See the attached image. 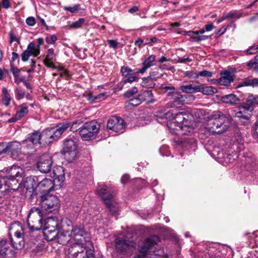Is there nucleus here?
I'll list each match as a JSON object with an SVG mask.
<instances>
[{"mask_svg": "<svg viewBox=\"0 0 258 258\" xmlns=\"http://www.w3.org/2000/svg\"><path fill=\"white\" fill-rule=\"evenodd\" d=\"M156 117V120L160 123L164 119H172V121L167 123L168 127L172 134L182 136L191 135L194 132L193 116L185 111L179 112L174 116L170 111L166 112L159 111L157 112Z\"/></svg>", "mask_w": 258, "mask_h": 258, "instance_id": "obj_1", "label": "nucleus"}, {"mask_svg": "<svg viewBox=\"0 0 258 258\" xmlns=\"http://www.w3.org/2000/svg\"><path fill=\"white\" fill-rule=\"evenodd\" d=\"M208 128L214 134H222L229 128L232 121L229 114H224L220 111H214L209 117Z\"/></svg>", "mask_w": 258, "mask_h": 258, "instance_id": "obj_2", "label": "nucleus"}, {"mask_svg": "<svg viewBox=\"0 0 258 258\" xmlns=\"http://www.w3.org/2000/svg\"><path fill=\"white\" fill-rule=\"evenodd\" d=\"M24 229L21 224L15 222L11 225L9 228V236L13 247L21 249L24 246Z\"/></svg>", "mask_w": 258, "mask_h": 258, "instance_id": "obj_3", "label": "nucleus"}, {"mask_svg": "<svg viewBox=\"0 0 258 258\" xmlns=\"http://www.w3.org/2000/svg\"><path fill=\"white\" fill-rule=\"evenodd\" d=\"M114 243L116 251L120 255H124V258H128L135 250L136 243L125 238L117 237Z\"/></svg>", "mask_w": 258, "mask_h": 258, "instance_id": "obj_4", "label": "nucleus"}, {"mask_svg": "<svg viewBox=\"0 0 258 258\" xmlns=\"http://www.w3.org/2000/svg\"><path fill=\"white\" fill-rule=\"evenodd\" d=\"M97 194L102 198L110 212L113 215H115L118 211L117 203L114 200L113 195L109 188L106 186H100L97 190Z\"/></svg>", "mask_w": 258, "mask_h": 258, "instance_id": "obj_5", "label": "nucleus"}, {"mask_svg": "<svg viewBox=\"0 0 258 258\" xmlns=\"http://www.w3.org/2000/svg\"><path fill=\"white\" fill-rule=\"evenodd\" d=\"M78 144L74 137L66 139L63 143L61 153L64 155L66 160L72 162L78 157Z\"/></svg>", "mask_w": 258, "mask_h": 258, "instance_id": "obj_6", "label": "nucleus"}, {"mask_svg": "<svg viewBox=\"0 0 258 258\" xmlns=\"http://www.w3.org/2000/svg\"><path fill=\"white\" fill-rule=\"evenodd\" d=\"M42 212L39 208L33 207L30 209L27 222L31 230H39L43 228Z\"/></svg>", "mask_w": 258, "mask_h": 258, "instance_id": "obj_7", "label": "nucleus"}, {"mask_svg": "<svg viewBox=\"0 0 258 258\" xmlns=\"http://www.w3.org/2000/svg\"><path fill=\"white\" fill-rule=\"evenodd\" d=\"M39 205L41 210L46 214L57 210L59 207V201L55 196L45 194L40 197Z\"/></svg>", "mask_w": 258, "mask_h": 258, "instance_id": "obj_8", "label": "nucleus"}, {"mask_svg": "<svg viewBox=\"0 0 258 258\" xmlns=\"http://www.w3.org/2000/svg\"><path fill=\"white\" fill-rule=\"evenodd\" d=\"M99 127L100 125L95 120L86 122L80 128L79 134L83 140H93L97 136Z\"/></svg>", "mask_w": 258, "mask_h": 258, "instance_id": "obj_9", "label": "nucleus"}, {"mask_svg": "<svg viewBox=\"0 0 258 258\" xmlns=\"http://www.w3.org/2000/svg\"><path fill=\"white\" fill-rule=\"evenodd\" d=\"M87 249L83 246L82 242H77L73 244L69 249V258H86L90 253V249H94L92 243L87 242Z\"/></svg>", "mask_w": 258, "mask_h": 258, "instance_id": "obj_10", "label": "nucleus"}, {"mask_svg": "<svg viewBox=\"0 0 258 258\" xmlns=\"http://www.w3.org/2000/svg\"><path fill=\"white\" fill-rule=\"evenodd\" d=\"M257 105H258V95H249L245 102H243L240 106V110L236 113V116L238 117L248 119L249 116L248 115L242 114V110L251 112Z\"/></svg>", "mask_w": 258, "mask_h": 258, "instance_id": "obj_11", "label": "nucleus"}, {"mask_svg": "<svg viewBox=\"0 0 258 258\" xmlns=\"http://www.w3.org/2000/svg\"><path fill=\"white\" fill-rule=\"evenodd\" d=\"M65 223L71 233V237L78 242H82L83 240H85L88 234L84 230V228L81 226H76L73 227L72 222L68 220H65Z\"/></svg>", "mask_w": 258, "mask_h": 258, "instance_id": "obj_12", "label": "nucleus"}, {"mask_svg": "<svg viewBox=\"0 0 258 258\" xmlns=\"http://www.w3.org/2000/svg\"><path fill=\"white\" fill-rule=\"evenodd\" d=\"M20 186L19 179L8 178H2L0 176V189L4 194L7 193L11 190H17Z\"/></svg>", "mask_w": 258, "mask_h": 258, "instance_id": "obj_13", "label": "nucleus"}, {"mask_svg": "<svg viewBox=\"0 0 258 258\" xmlns=\"http://www.w3.org/2000/svg\"><path fill=\"white\" fill-rule=\"evenodd\" d=\"M107 127L110 130L120 134L124 131L125 123L120 117L112 116L108 120Z\"/></svg>", "mask_w": 258, "mask_h": 258, "instance_id": "obj_14", "label": "nucleus"}, {"mask_svg": "<svg viewBox=\"0 0 258 258\" xmlns=\"http://www.w3.org/2000/svg\"><path fill=\"white\" fill-rule=\"evenodd\" d=\"M223 248L222 246L210 244L205 247L203 254L201 256L202 258L220 257L222 255L221 249Z\"/></svg>", "mask_w": 258, "mask_h": 258, "instance_id": "obj_15", "label": "nucleus"}, {"mask_svg": "<svg viewBox=\"0 0 258 258\" xmlns=\"http://www.w3.org/2000/svg\"><path fill=\"white\" fill-rule=\"evenodd\" d=\"M168 96L170 97L171 100L166 103L167 107H177L179 105H183L185 103V96L181 95L178 92H169Z\"/></svg>", "mask_w": 258, "mask_h": 258, "instance_id": "obj_16", "label": "nucleus"}, {"mask_svg": "<svg viewBox=\"0 0 258 258\" xmlns=\"http://www.w3.org/2000/svg\"><path fill=\"white\" fill-rule=\"evenodd\" d=\"M52 166L51 157L48 154L43 155L39 159L37 167L42 173L48 172Z\"/></svg>", "mask_w": 258, "mask_h": 258, "instance_id": "obj_17", "label": "nucleus"}, {"mask_svg": "<svg viewBox=\"0 0 258 258\" xmlns=\"http://www.w3.org/2000/svg\"><path fill=\"white\" fill-rule=\"evenodd\" d=\"M57 240L58 243L62 245L67 244L71 239V233L65 223V220L62 222V231H58L57 234Z\"/></svg>", "mask_w": 258, "mask_h": 258, "instance_id": "obj_18", "label": "nucleus"}, {"mask_svg": "<svg viewBox=\"0 0 258 258\" xmlns=\"http://www.w3.org/2000/svg\"><path fill=\"white\" fill-rule=\"evenodd\" d=\"M42 142L44 144H50L60 138L54 127L47 128L42 131Z\"/></svg>", "mask_w": 258, "mask_h": 258, "instance_id": "obj_19", "label": "nucleus"}, {"mask_svg": "<svg viewBox=\"0 0 258 258\" xmlns=\"http://www.w3.org/2000/svg\"><path fill=\"white\" fill-rule=\"evenodd\" d=\"M39 54V46H35L34 43L30 42L27 46L26 50L21 54L22 60L23 61H26L28 60L30 56L33 55L36 57Z\"/></svg>", "mask_w": 258, "mask_h": 258, "instance_id": "obj_20", "label": "nucleus"}, {"mask_svg": "<svg viewBox=\"0 0 258 258\" xmlns=\"http://www.w3.org/2000/svg\"><path fill=\"white\" fill-rule=\"evenodd\" d=\"M22 145L17 142L8 143V152H11V157L14 159L20 160L21 157V149Z\"/></svg>", "mask_w": 258, "mask_h": 258, "instance_id": "obj_21", "label": "nucleus"}, {"mask_svg": "<svg viewBox=\"0 0 258 258\" xmlns=\"http://www.w3.org/2000/svg\"><path fill=\"white\" fill-rule=\"evenodd\" d=\"M64 169L62 166H56L53 169V172L50 174L53 179V181L60 185L64 180Z\"/></svg>", "mask_w": 258, "mask_h": 258, "instance_id": "obj_22", "label": "nucleus"}, {"mask_svg": "<svg viewBox=\"0 0 258 258\" xmlns=\"http://www.w3.org/2000/svg\"><path fill=\"white\" fill-rule=\"evenodd\" d=\"M159 241V237L156 235H152L146 238L143 247L141 249V252L145 254L148 249L155 244H157Z\"/></svg>", "mask_w": 258, "mask_h": 258, "instance_id": "obj_23", "label": "nucleus"}, {"mask_svg": "<svg viewBox=\"0 0 258 258\" xmlns=\"http://www.w3.org/2000/svg\"><path fill=\"white\" fill-rule=\"evenodd\" d=\"M54 182L48 178H45L39 182L37 186L42 192L48 194L54 189Z\"/></svg>", "mask_w": 258, "mask_h": 258, "instance_id": "obj_24", "label": "nucleus"}, {"mask_svg": "<svg viewBox=\"0 0 258 258\" xmlns=\"http://www.w3.org/2000/svg\"><path fill=\"white\" fill-rule=\"evenodd\" d=\"M55 56L56 54L54 52V50L53 48L48 49L45 58L43 60L44 65L48 68L55 69L56 67L53 64V61L56 60Z\"/></svg>", "mask_w": 258, "mask_h": 258, "instance_id": "obj_25", "label": "nucleus"}, {"mask_svg": "<svg viewBox=\"0 0 258 258\" xmlns=\"http://www.w3.org/2000/svg\"><path fill=\"white\" fill-rule=\"evenodd\" d=\"M6 172L7 175L3 178H17L18 177H21L23 173L22 169L16 166H13L8 168Z\"/></svg>", "mask_w": 258, "mask_h": 258, "instance_id": "obj_26", "label": "nucleus"}, {"mask_svg": "<svg viewBox=\"0 0 258 258\" xmlns=\"http://www.w3.org/2000/svg\"><path fill=\"white\" fill-rule=\"evenodd\" d=\"M42 133L39 132H34L29 134L26 137V142L30 141L34 144H40L42 142Z\"/></svg>", "mask_w": 258, "mask_h": 258, "instance_id": "obj_27", "label": "nucleus"}, {"mask_svg": "<svg viewBox=\"0 0 258 258\" xmlns=\"http://www.w3.org/2000/svg\"><path fill=\"white\" fill-rule=\"evenodd\" d=\"M155 60V56L151 55L145 59L142 63V68L137 71V73L144 74L148 69L154 66V62Z\"/></svg>", "mask_w": 258, "mask_h": 258, "instance_id": "obj_28", "label": "nucleus"}, {"mask_svg": "<svg viewBox=\"0 0 258 258\" xmlns=\"http://www.w3.org/2000/svg\"><path fill=\"white\" fill-rule=\"evenodd\" d=\"M160 77L158 71H152L150 72L149 76L147 78H144L142 82L143 86L147 88H151L155 85L152 81L149 84H147L149 80H156Z\"/></svg>", "mask_w": 258, "mask_h": 258, "instance_id": "obj_29", "label": "nucleus"}, {"mask_svg": "<svg viewBox=\"0 0 258 258\" xmlns=\"http://www.w3.org/2000/svg\"><path fill=\"white\" fill-rule=\"evenodd\" d=\"M180 90L186 93H195L201 91V86L192 84H183L180 87Z\"/></svg>", "mask_w": 258, "mask_h": 258, "instance_id": "obj_30", "label": "nucleus"}, {"mask_svg": "<svg viewBox=\"0 0 258 258\" xmlns=\"http://www.w3.org/2000/svg\"><path fill=\"white\" fill-rule=\"evenodd\" d=\"M138 96L141 99V101H146L147 103H152L154 102L153 99V95L151 90H147L143 91L142 93L140 94Z\"/></svg>", "mask_w": 258, "mask_h": 258, "instance_id": "obj_31", "label": "nucleus"}, {"mask_svg": "<svg viewBox=\"0 0 258 258\" xmlns=\"http://www.w3.org/2000/svg\"><path fill=\"white\" fill-rule=\"evenodd\" d=\"M233 81V76L230 72L226 71L222 74V77L219 79V82L222 85L228 86Z\"/></svg>", "mask_w": 258, "mask_h": 258, "instance_id": "obj_32", "label": "nucleus"}, {"mask_svg": "<svg viewBox=\"0 0 258 258\" xmlns=\"http://www.w3.org/2000/svg\"><path fill=\"white\" fill-rule=\"evenodd\" d=\"M71 126V122L64 121L59 122L56 125L55 128L56 134L60 137L61 135Z\"/></svg>", "mask_w": 258, "mask_h": 258, "instance_id": "obj_33", "label": "nucleus"}, {"mask_svg": "<svg viewBox=\"0 0 258 258\" xmlns=\"http://www.w3.org/2000/svg\"><path fill=\"white\" fill-rule=\"evenodd\" d=\"M222 100L224 103L234 105L239 102V99L236 95L231 94L223 96Z\"/></svg>", "mask_w": 258, "mask_h": 258, "instance_id": "obj_34", "label": "nucleus"}, {"mask_svg": "<svg viewBox=\"0 0 258 258\" xmlns=\"http://www.w3.org/2000/svg\"><path fill=\"white\" fill-rule=\"evenodd\" d=\"M23 184L27 190L34 189L37 185L34 178L31 177L25 178Z\"/></svg>", "mask_w": 258, "mask_h": 258, "instance_id": "obj_35", "label": "nucleus"}, {"mask_svg": "<svg viewBox=\"0 0 258 258\" xmlns=\"http://www.w3.org/2000/svg\"><path fill=\"white\" fill-rule=\"evenodd\" d=\"M33 143H30V141L26 142V139L23 141L22 148L23 150V153L25 155L30 154V151H33L34 150Z\"/></svg>", "mask_w": 258, "mask_h": 258, "instance_id": "obj_36", "label": "nucleus"}, {"mask_svg": "<svg viewBox=\"0 0 258 258\" xmlns=\"http://www.w3.org/2000/svg\"><path fill=\"white\" fill-rule=\"evenodd\" d=\"M50 227H52L53 230L54 231L55 227H58V222L53 218H48L45 221V223L43 224V227L42 228H50Z\"/></svg>", "mask_w": 258, "mask_h": 258, "instance_id": "obj_37", "label": "nucleus"}, {"mask_svg": "<svg viewBox=\"0 0 258 258\" xmlns=\"http://www.w3.org/2000/svg\"><path fill=\"white\" fill-rule=\"evenodd\" d=\"M9 247V243L6 239H2L0 240V255L2 256L6 255V252L8 250Z\"/></svg>", "mask_w": 258, "mask_h": 258, "instance_id": "obj_38", "label": "nucleus"}, {"mask_svg": "<svg viewBox=\"0 0 258 258\" xmlns=\"http://www.w3.org/2000/svg\"><path fill=\"white\" fill-rule=\"evenodd\" d=\"M11 96L6 88L2 89V101L4 104L8 106L11 100Z\"/></svg>", "mask_w": 258, "mask_h": 258, "instance_id": "obj_39", "label": "nucleus"}, {"mask_svg": "<svg viewBox=\"0 0 258 258\" xmlns=\"http://www.w3.org/2000/svg\"><path fill=\"white\" fill-rule=\"evenodd\" d=\"M203 85L201 86V91L202 93L207 95H212L214 93H216L217 92V89L212 86H205L202 87Z\"/></svg>", "mask_w": 258, "mask_h": 258, "instance_id": "obj_40", "label": "nucleus"}, {"mask_svg": "<svg viewBox=\"0 0 258 258\" xmlns=\"http://www.w3.org/2000/svg\"><path fill=\"white\" fill-rule=\"evenodd\" d=\"M243 16V14L242 13H240L237 11H232L226 15V18H227L228 19L234 18L238 19Z\"/></svg>", "mask_w": 258, "mask_h": 258, "instance_id": "obj_41", "label": "nucleus"}, {"mask_svg": "<svg viewBox=\"0 0 258 258\" xmlns=\"http://www.w3.org/2000/svg\"><path fill=\"white\" fill-rule=\"evenodd\" d=\"M20 109L17 112V116H19L21 118L28 113V107L25 104H23L20 106Z\"/></svg>", "mask_w": 258, "mask_h": 258, "instance_id": "obj_42", "label": "nucleus"}, {"mask_svg": "<svg viewBox=\"0 0 258 258\" xmlns=\"http://www.w3.org/2000/svg\"><path fill=\"white\" fill-rule=\"evenodd\" d=\"M83 121L81 120H78L75 121L73 122L72 123H71V127L70 130L72 132H76L77 130H80V128L82 126L81 125L82 124Z\"/></svg>", "mask_w": 258, "mask_h": 258, "instance_id": "obj_43", "label": "nucleus"}, {"mask_svg": "<svg viewBox=\"0 0 258 258\" xmlns=\"http://www.w3.org/2000/svg\"><path fill=\"white\" fill-rule=\"evenodd\" d=\"M209 37L206 35H199L197 34V32H195L194 34L190 36V39H194L196 41H201L208 39Z\"/></svg>", "mask_w": 258, "mask_h": 258, "instance_id": "obj_44", "label": "nucleus"}, {"mask_svg": "<svg viewBox=\"0 0 258 258\" xmlns=\"http://www.w3.org/2000/svg\"><path fill=\"white\" fill-rule=\"evenodd\" d=\"M85 22L84 18H80L78 21L73 22L70 27L74 29H78L80 28Z\"/></svg>", "mask_w": 258, "mask_h": 258, "instance_id": "obj_45", "label": "nucleus"}, {"mask_svg": "<svg viewBox=\"0 0 258 258\" xmlns=\"http://www.w3.org/2000/svg\"><path fill=\"white\" fill-rule=\"evenodd\" d=\"M138 92V89L136 87H133L128 91L125 92L124 94V96L125 98H130L133 96Z\"/></svg>", "mask_w": 258, "mask_h": 258, "instance_id": "obj_46", "label": "nucleus"}, {"mask_svg": "<svg viewBox=\"0 0 258 258\" xmlns=\"http://www.w3.org/2000/svg\"><path fill=\"white\" fill-rule=\"evenodd\" d=\"M58 227H55L54 229V231L53 230L52 227H50V228H44L43 229L44 234L45 235H49V234H54L55 235H57L58 234Z\"/></svg>", "mask_w": 258, "mask_h": 258, "instance_id": "obj_47", "label": "nucleus"}, {"mask_svg": "<svg viewBox=\"0 0 258 258\" xmlns=\"http://www.w3.org/2000/svg\"><path fill=\"white\" fill-rule=\"evenodd\" d=\"M63 8L65 10L69 11L72 13L77 12L81 9L80 5L79 4L75 5L73 7L64 6Z\"/></svg>", "mask_w": 258, "mask_h": 258, "instance_id": "obj_48", "label": "nucleus"}, {"mask_svg": "<svg viewBox=\"0 0 258 258\" xmlns=\"http://www.w3.org/2000/svg\"><path fill=\"white\" fill-rule=\"evenodd\" d=\"M141 103L142 102L138 96L137 97L131 99L129 101V104L133 106H137Z\"/></svg>", "mask_w": 258, "mask_h": 258, "instance_id": "obj_49", "label": "nucleus"}, {"mask_svg": "<svg viewBox=\"0 0 258 258\" xmlns=\"http://www.w3.org/2000/svg\"><path fill=\"white\" fill-rule=\"evenodd\" d=\"M122 75L124 77H128L131 73L133 72V70L128 67H122L120 70Z\"/></svg>", "mask_w": 258, "mask_h": 258, "instance_id": "obj_50", "label": "nucleus"}, {"mask_svg": "<svg viewBox=\"0 0 258 258\" xmlns=\"http://www.w3.org/2000/svg\"><path fill=\"white\" fill-rule=\"evenodd\" d=\"M56 40L57 37L55 35L48 36L45 38L46 43L50 44H54Z\"/></svg>", "mask_w": 258, "mask_h": 258, "instance_id": "obj_51", "label": "nucleus"}, {"mask_svg": "<svg viewBox=\"0 0 258 258\" xmlns=\"http://www.w3.org/2000/svg\"><path fill=\"white\" fill-rule=\"evenodd\" d=\"M247 65L249 69H253L258 72V62L256 61L250 60L247 62Z\"/></svg>", "mask_w": 258, "mask_h": 258, "instance_id": "obj_52", "label": "nucleus"}, {"mask_svg": "<svg viewBox=\"0 0 258 258\" xmlns=\"http://www.w3.org/2000/svg\"><path fill=\"white\" fill-rule=\"evenodd\" d=\"M11 72L13 74L14 77H19L20 74V70L15 67L13 64H11Z\"/></svg>", "mask_w": 258, "mask_h": 258, "instance_id": "obj_53", "label": "nucleus"}, {"mask_svg": "<svg viewBox=\"0 0 258 258\" xmlns=\"http://www.w3.org/2000/svg\"><path fill=\"white\" fill-rule=\"evenodd\" d=\"M58 70L60 72V76L61 77H65L66 78H69L70 76V74L68 71L63 67H59L58 68Z\"/></svg>", "mask_w": 258, "mask_h": 258, "instance_id": "obj_54", "label": "nucleus"}, {"mask_svg": "<svg viewBox=\"0 0 258 258\" xmlns=\"http://www.w3.org/2000/svg\"><path fill=\"white\" fill-rule=\"evenodd\" d=\"M183 74L185 76L188 77L189 78L197 79L198 78V73L194 71H186Z\"/></svg>", "mask_w": 258, "mask_h": 258, "instance_id": "obj_55", "label": "nucleus"}, {"mask_svg": "<svg viewBox=\"0 0 258 258\" xmlns=\"http://www.w3.org/2000/svg\"><path fill=\"white\" fill-rule=\"evenodd\" d=\"M198 77L199 76L201 77H208V78H211L212 77L213 73L211 72L207 71V70H203L202 71L199 72L198 73Z\"/></svg>", "mask_w": 258, "mask_h": 258, "instance_id": "obj_56", "label": "nucleus"}, {"mask_svg": "<svg viewBox=\"0 0 258 258\" xmlns=\"http://www.w3.org/2000/svg\"><path fill=\"white\" fill-rule=\"evenodd\" d=\"M258 52V45H253L246 50L247 54H255Z\"/></svg>", "mask_w": 258, "mask_h": 258, "instance_id": "obj_57", "label": "nucleus"}, {"mask_svg": "<svg viewBox=\"0 0 258 258\" xmlns=\"http://www.w3.org/2000/svg\"><path fill=\"white\" fill-rule=\"evenodd\" d=\"M108 94L107 92L102 93L97 95H96V99H97V102L105 100L108 97Z\"/></svg>", "mask_w": 258, "mask_h": 258, "instance_id": "obj_58", "label": "nucleus"}, {"mask_svg": "<svg viewBox=\"0 0 258 258\" xmlns=\"http://www.w3.org/2000/svg\"><path fill=\"white\" fill-rule=\"evenodd\" d=\"M26 23L30 26H33L36 23V19L33 17H29L26 19Z\"/></svg>", "mask_w": 258, "mask_h": 258, "instance_id": "obj_59", "label": "nucleus"}, {"mask_svg": "<svg viewBox=\"0 0 258 258\" xmlns=\"http://www.w3.org/2000/svg\"><path fill=\"white\" fill-rule=\"evenodd\" d=\"M8 152V143H0V155Z\"/></svg>", "mask_w": 258, "mask_h": 258, "instance_id": "obj_60", "label": "nucleus"}, {"mask_svg": "<svg viewBox=\"0 0 258 258\" xmlns=\"http://www.w3.org/2000/svg\"><path fill=\"white\" fill-rule=\"evenodd\" d=\"M86 99L91 102H96L97 99H96V95H93L92 93H88L86 95Z\"/></svg>", "mask_w": 258, "mask_h": 258, "instance_id": "obj_61", "label": "nucleus"}, {"mask_svg": "<svg viewBox=\"0 0 258 258\" xmlns=\"http://www.w3.org/2000/svg\"><path fill=\"white\" fill-rule=\"evenodd\" d=\"M138 81V78L137 76H131L128 77L127 79L124 80V83H132Z\"/></svg>", "mask_w": 258, "mask_h": 258, "instance_id": "obj_62", "label": "nucleus"}, {"mask_svg": "<svg viewBox=\"0 0 258 258\" xmlns=\"http://www.w3.org/2000/svg\"><path fill=\"white\" fill-rule=\"evenodd\" d=\"M247 85L253 87L258 86V78H255L250 80H249Z\"/></svg>", "mask_w": 258, "mask_h": 258, "instance_id": "obj_63", "label": "nucleus"}, {"mask_svg": "<svg viewBox=\"0 0 258 258\" xmlns=\"http://www.w3.org/2000/svg\"><path fill=\"white\" fill-rule=\"evenodd\" d=\"M192 59L189 57L186 58H178L176 60V62L177 63H185L186 61H191Z\"/></svg>", "mask_w": 258, "mask_h": 258, "instance_id": "obj_64", "label": "nucleus"}]
</instances>
